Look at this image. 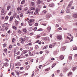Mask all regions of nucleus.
Returning <instances> with one entry per match:
<instances>
[{"label":"nucleus","mask_w":77,"mask_h":77,"mask_svg":"<svg viewBox=\"0 0 77 77\" xmlns=\"http://www.w3.org/2000/svg\"><path fill=\"white\" fill-rule=\"evenodd\" d=\"M57 39H59V40H61L62 39V36L61 35H59L57 36Z\"/></svg>","instance_id":"1"},{"label":"nucleus","mask_w":77,"mask_h":77,"mask_svg":"<svg viewBox=\"0 0 77 77\" xmlns=\"http://www.w3.org/2000/svg\"><path fill=\"white\" fill-rule=\"evenodd\" d=\"M21 39V42L22 44H24V41H26V39L25 38H21L20 39Z\"/></svg>","instance_id":"2"},{"label":"nucleus","mask_w":77,"mask_h":77,"mask_svg":"<svg viewBox=\"0 0 77 77\" xmlns=\"http://www.w3.org/2000/svg\"><path fill=\"white\" fill-rule=\"evenodd\" d=\"M14 63H11L10 64V68L11 70H12V69H14Z\"/></svg>","instance_id":"3"},{"label":"nucleus","mask_w":77,"mask_h":77,"mask_svg":"<svg viewBox=\"0 0 77 77\" xmlns=\"http://www.w3.org/2000/svg\"><path fill=\"white\" fill-rule=\"evenodd\" d=\"M35 21V20L34 19H30L29 21V23H33Z\"/></svg>","instance_id":"4"},{"label":"nucleus","mask_w":77,"mask_h":77,"mask_svg":"<svg viewBox=\"0 0 77 77\" xmlns=\"http://www.w3.org/2000/svg\"><path fill=\"white\" fill-rule=\"evenodd\" d=\"M51 16V14H48L46 16V18L47 19H48V18H50V16Z\"/></svg>","instance_id":"5"},{"label":"nucleus","mask_w":77,"mask_h":77,"mask_svg":"<svg viewBox=\"0 0 77 77\" xmlns=\"http://www.w3.org/2000/svg\"><path fill=\"white\" fill-rule=\"evenodd\" d=\"M31 12L32 11H31V10H29L27 12V14H28L29 15H30V14H32Z\"/></svg>","instance_id":"6"},{"label":"nucleus","mask_w":77,"mask_h":77,"mask_svg":"<svg viewBox=\"0 0 77 77\" xmlns=\"http://www.w3.org/2000/svg\"><path fill=\"white\" fill-rule=\"evenodd\" d=\"M72 16L75 18H77V14H73Z\"/></svg>","instance_id":"7"},{"label":"nucleus","mask_w":77,"mask_h":77,"mask_svg":"<svg viewBox=\"0 0 77 77\" xmlns=\"http://www.w3.org/2000/svg\"><path fill=\"white\" fill-rule=\"evenodd\" d=\"M21 66V64L20 63H16L15 64V66Z\"/></svg>","instance_id":"8"},{"label":"nucleus","mask_w":77,"mask_h":77,"mask_svg":"<svg viewBox=\"0 0 77 77\" xmlns=\"http://www.w3.org/2000/svg\"><path fill=\"white\" fill-rule=\"evenodd\" d=\"M3 66H4V64L3 63H1L0 65V68L1 69H2L3 67Z\"/></svg>","instance_id":"9"},{"label":"nucleus","mask_w":77,"mask_h":77,"mask_svg":"<svg viewBox=\"0 0 77 77\" xmlns=\"http://www.w3.org/2000/svg\"><path fill=\"white\" fill-rule=\"evenodd\" d=\"M47 30L49 31V32H50V30H51V27L50 26H49L48 27Z\"/></svg>","instance_id":"10"},{"label":"nucleus","mask_w":77,"mask_h":77,"mask_svg":"<svg viewBox=\"0 0 77 77\" xmlns=\"http://www.w3.org/2000/svg\"><path fill=\"white\" fill-rule=\"evenodd\" d=\"M4 65L5 66H8L9 64L7 63H4Z\"/></svg>","instance_id":"11"},{"label":"nucleus","mask_w":77,"mask_h":77,"mask_svg":"<svg viewBox=\"0 0 77 77\" xmlns=\"http://www.w3.org/2000/svg\"><path fill=\"white\" fill-rule=\"evenodd\" d=\"M49 5L50 7H53V6H54V3H51Z\"/></svg>","instance_id":"12"},{"label":"nucleus","mask_w":77,"mask_h":77,"mask_svg":"<svg viewBox=\"0 0 77 77\" xmlns=\"http://www.w3.org/2000/svg\"><path fill=\"white\" fill-rule=\"evenodd\" d=\"M64 58V57H63V56L62 55L60 57V59H61V60H62Z\"/></svg>","instance_id":"13"},{"label":"nucleus","mask_w":77,"mask_h":77,"mask_svg":"<svg viewBox=\"0 0 77 77\" xmlns=\"http://www.w3.org/2000/svg\"><path fill=\"white\" fill-rule=\"evenodd\" d=\"M72 74V72H69L68 73L67 75H68V76H69V75H71V74Z\"/></svg>","instance_id":"14"},{"label":"nucleus","mask_w":77,"mask_h":77,"mask_svg":"<svg viewBox=\"0 0 77 77\" xmlns=\"http://www.w3.org/2000/svg\"><path fill=\"white\" fill-rule=\"evenodd\" d=\"M69 59L70 60H72V57L71 56V55H69Z\"/></svg>","instance_id":"15"},{"label":"nucleus","mask_w":77,"mask_h":77,"mask_svg":"<svg viewBox=\"0 0 77 77\" xmlns=\"http://www.w3.org/2000/svg\"><path fill=\"white\" fill-rule=\"evenodd\" d=\"M72 2L71 1V2L69 3V5H68V6H69V7H70V6H71V5H72Z\"/></svg>","instance_id":"16"},{"label":"nucleus","mask_w":77,"mask_h":77,"mask_svg":"<svg viewBox=\"0 0 77 77\" xmlns=\"http://www.w3.org/2000/svg\"><path fill=\"white\" fill-rule=\"evenodd\" d=\"M60 14L61 15H62L63 14H64V12L63 11V10H62L61 12H60Z\"/></svg>","instance_id":"17"},{"label":"nucleus","mask_w":77,"mask_h":77,"mask_svg":"<svg viewBox=\"0 0 77 77\" xmlns=\"http://www.w3.org/2000/svg\"><path fill=\"white\" fill-rule=\"evenodd\" d=\"M35 48L36 50H38V48H39V47L37 45H35Z\"/></svg>","instance_id":"18"},{"label":"nucleus","mask_w":77,"mask_h":77,"mask_svg":"<svg viewBox=\"0 0 77 77\" xmlns=\"http://www.w3.org/2000/svg\"><path fill=\"white\" fill-rule=\"evenodd\" d=\"M25 2L26 1L25 0L22 1L21 2V4H24V3H25Z\"/></svg>","instance_id":"19"},{"label":"nucleus","mask_w":77,"mask_h":77,"mask_svg":"<svg viewBox=\"0 0 77 77\" xmlns=\"http://www.w3.org/2000/svg\"><path fill=\"white\" fill-rule=\"evenodd\" d=\"M4 11H5V10H4V9H2V10H1V12L2 13V14H3V15L5 13V12H4Z\"/></svg>","instance_id":"20"},{"label":"nucleus","mask_w":77,"mask_h":77,"mask_svg":"<svg viewBox=\"0 0 77 77\" xmlns=\"http://www.w3.org/2000/svg\"><path fill=\"white\" fill-rule=\"evenodd\" d=\"M4 24L5 25V26H6V27L9 26V25L8 23H4Z\"/></svg>","instance_id":"21"},{"label":"nucleus","mask_w":77,"mask_h":77,"mask_svg":"<svg viewBox=\"0 0 77 77\" xmlns=\"http://www.w3.org/2000/svg\"><path fill=\"white\" fill-rule=\"evenodd\" d=\"M54 54L55 56H56L57 55V52L56 51H55L54 52Z\"/></svg>","instance_id":"22"},{"label":"nucleus","mask_w":77,"mask_h":77,"mask_svg":"<svg viewBox=\"0 0 77 77\" xmlns=\"http://www.w3.org/2000/svg\"><path fill=\"white\" fill-rule=\"evenodd\" d=\"M27 51L26 50H23V53H24V54H26V53H27Z\"/></svg>","instance_id":"23"},{"label":"nucleus","mask_w":77,"mask_h":77,"mask_svg":"<svg viewBox=\"0 0 77 77\" xmlns=\"http://www.w3.org/2000/svg\"><path fill=\"white\" fill-rule=\"evenodd\" d=\"M70 11L69 9H67L66 11V13H69Z\"/></svg>","instance_id":"24"},{"label":"nucleus","mask_w":77,"mask_h":77,"mask_svg":"<svg viewBox=\"0 0 77 77\" xmlns=\"http://www.w3.org/2000/svg\"><path fill=\"white\" fill-rule=\"evenodd\" d=\"M73 50H77V47H75L73 48Z\"/></svg>","instance_id":"25"},{"label":"nucleus","mask_w":77,"mask_h":77,"mask_svg":"<svg viewBox=\"0 0 77 77\" xmlns=\"http://www.w3.org/2000/svg\"><path fill=\"white\" fill-rule=\"evenodd\" d=\"M5 29H3V28H2L1 29H0V31H1V32H3V31H4Z\"/></svg>","instance_id":"26"},{"label":"nucleus","mask_w":77,"mask_h":77,"mask_svg":"<svg viewBox=\"0 0 77 77\" xmlns=\"http://www.w3.org/2000/svg\"><path fill=\"white\" fill-rule=\"evenodd\" d=\"M56 43H54L52 44V45L53 47H54L56 45Z\"/></svg>","instance_id":"27"},{"label":"nucleus","mask_w":77,"mask_h":77,"mask_svg":"<svg viewBox=\"0 0 77 77\" xmlns=\"http://www.w3.org/2000/svg\"><path fill=\"white\" fill-rule=\"evenodd\" d=\"M56 65V63H54L52 65V68H53L54 66H55Z\"/></svg>","instance_id":"28"},{"label":"nucleus","mask_w":77,"mask_h":77,"mask_svg":"<svg viewBox=\"0 0 77 77\" xmlns=\"http://www.w3.org/2000/svg\"><path fill=\"white\" fill-rule=\"evenodd\" d=\"M7 44L6 43H4V44L3 45V47L5 48V47H6V45Z\"/></svg>","instance_id":"29"},{"label":"nucleus","mask_w":77,"mask_h":77,"mask_svg":"<svg viewBox=\"0 0 77 77\" xmlns=\"http://www.w3.org/2000/svg\"><path fill=\"white\" fill-rule=\"evenodd\" d=\"M10 8H11V6L9 5L8 6L7 8V10H9Z\"/></svg>","instance_id":"30"},{"label":"nucleus","mask_w":77,"mask_h":77,"mask_svg":"<svg viewBox=\"0 0 77 77\" xmlns=\"http://www.w3.org/2000/svg\"><path fill=\"white\" fill-rule=\"evenodd\" d=\"M29 54H30V56H33V54H32V52L30 51L29 52Z\"/></svg>","instance_id":"31"},{"label":"nucleus","mask_w":77,"mask_h":77,"mask_svg":"<svg viewBox=\"0 0 77 77\" xmlns=\"http://www.w3.org/2000/svg\"><path fill=\"white\" fill-rule=\"evenodd\" d=\"M33 27H31L29 28V30L30 31H32V30H33Z\"/></svg>","instance_id":"32"},{"label":"nucleus","mask_w":77,"mask_h":77,"mask_svg":"<svg viewBox=\"0 0 77 77\" xmlns=\"http://www.w3.org/2000/svg\"><path fill=\"white\" fill-rule=\"evenodd\" d=\"M16 52H17V49H14V54H16Z\"/></svg>","instance_id":"33"},{"label":"nucleus","mask_w":77,"mask_h":77,"mask_svg":"<svg viewBox=\"0 0 77 77\" xmlns=\"http://www.w3.org/2000/svg\"><path fill=\"white\" fill-rule=\"evenodd\" d=\"M48 48V47L47 46V45L45 46V47H44L43 49H46L47 48Z\"/></svg>","instance_id":"34"},{"label":"nucleus","mask_w":77,"mask_h":77,"mask_svg":"<svg viewBox=\"0 0 77 77\" xmlns=\"http://www.w3.org/2000/svg\"><path fill=\"white\" fill-rule=\"evenodd\" d=\"M31 5L32 6H34V5H35V3L31 2Z\"/></svg>","instance_id":"35"},{"label":"nucleus","mask_w":77,"mask_h":77,"mask_svg":"<svg viewBox=\"0 0 77 77\" xmlns=\"http://www.w3.org/2000/svg\"><path fill=\"white\" fill-rule=\"evenodd\" d=\"M29 67H30V66H27L26 67V69H28L29 68Z\"/></svg>","instance_id":"36"},{"label":"nucleus","mask_w":77,"mask_h":77,"mask_svg":"<svg viewBox=\"0 0 77 77\" xmlns=\"http://www.w3.org/2000/svg\"><path fill=\"white\" fill-rule=\"evenodd\" d=\"M12 20H13V17H11L10 18V20L11 21H12Z\"/></svg>","instance_id":"37"},{"label":"nucleus","mask_w":77,"mask_h":77,"mask_svg":"<svg viewBox=\"0 0 77 77\" xmlns=\"http://www.w3.org/2000/svg\"><path fill=\"white\" fill-rule=\"evenodd\" d=\"M17 18L18 20H20V18H19V15H17L16 17Z\"/></svg>","instance_id":"38"},{"label":"nucleus","mask_w":77,"mask_h":77,"mask_svg":"<svg viewBox=\"0 0 77 77\" xmlns=\"http://www.w3.org/2000/svg\"><path fill=\"white\" fill-rule=\"evenodd\" d=\"M50 70V68H48L45 69V71H49Z\"/></svg>","instance_id":"39"},{"label":"nucleus","mask_w":77,"mask_h":77,"mask_svg":"<svg viewBox=\"0 0 77 77\" xmlns=\"http://www.w3.org/2000/svg\"><path fill=\"white\" fill-rule=\"evenodd\" d=\"M38 1L39 2L37 3V4H38V5H39V4L41 3V1H40V0H38Z\"/></svg>","instance_id":"40"},{"label":"nucleus","mask_w":77,"mask_h":77,"mask_svg":"<svg viewBox=\"0 0 77 77\" xmlns=\"http://www.w3.org/2000/svg\"><path fill=\"white\" fill-rule=\"evenodd\" d=\"M13 28L14 29H15V30H17V27H16L15 26H13Z\"/></svg>","instance_id":"41"},{"label":"nucleus","mask_w":77,"mask_h":77,"mask_svg":"<svg viewBox=\"0 0 77 77\" xmlns=\"http://www.w3.org/2000/svg\"><path fill=\"white\" fill-rule=\"evenodd\" d=\"M75 68H76L75 67H74L73 68V69H72V71H75Z\"/></svg>","instance_id":"42"},{"label":"nucleus","mask_w":77,"mask_h":77,"mask_svg":"<svg viewBox=\"0 0 77 77\" xmlns=\"http://www.w3.org/2000/svg\"><path fill=\"white\" fill-rule=\"evenodd\" d=\"M17 55H19V54H20V52H17Z\"/></svg>","instance_id":"43"},{"label":"nucleus","mask_w":77,"mask_h":77,"mask_svg":"<svg viewBox=\"0 0 77 77\" xmlns=\"http://www.w3.org/2000/svg\"><path fill=\"white\" fill-rule=\"evenodd\" d=\"M8 29H9V27H8V26H5V30H8Z\"/></svg>","instance_id":"44"},{"label":"nucleus","mask_w":77,"mask_h":77,"mask_svg":"<svg viewBox=\"0 0 77 77\" xmlns=\"http://www.w3.org/2000/svg\"><path fill=\"white\" fill-rule=\"evenodd\" d=\"M31 10H32L34 11V10H35V8L32 7V8H31Z\"/></svg>","instance_id":"45"},{"label":"nucleus","mask_w":77,"mask_h":77,"mask_svg":"<svg viewBox=\"0 0 77 77\" xmlns=\"http://www.w3.org/2000/svg\"><path fill=\"white\" fill-rule=\"evenodd\" d=\"M8 18H9V17H8V16H6L5 17V20H8Z\"/></svg>","instance_id":"46"},{"label":"nucleus","mask_w":77,"mask_h":77,"mask_svg":"<svg viewBox=\"0 0 77 77\" xmlns=\"http://www.w3.org/2000/svg\"><path fill=\"white\" fill-rule=\"evenodd\" d=\"M35 26H38V24L37 23H35Z\"/></svg>","instance_id":"47"},{"label":"nucleus","mask_w":77,"mask_h":77,"mask_svg":"<svg viewBox=\"0 0 77 77\" xmlns=\"http://www.w3.org/2000/svg\"><path fill=\"white\" fill-rule=\"evenodd\" d=\"M20 70H23L24 69V67H21L20 68Z\"/></svg>","instance_id":"48"},{"label":"nucleus","mask_w":77,"mask_h":77,"mask_svg":"<svg viewBox=\"0 0 77 77\" xmlns=\"http://www.w3.org/2000/svg\"><path fill=\"white\" fill-rule=\"evenodd\" d=\"M13 15H14L13 17H14V18H15V17H17V15H16V14H14Z\"/></svg>","instance_id":"49"},{"label":"nucleus","mask_w":77,"mask_h":77,"mask_svg":"<svg viewBox=\"0 0 77 77\" xmlns=\"http://www.w3.org/2000/svg\"><path fill=\"white\" fill-rule=\"evenodd\" d=\"M16 74L17 75H19V74H20V73L18 72H16Z\"/></svg>","instance_id":"50"},{"label":"nucleus","mask_w":77,"mask_h":77,"mask_svg":"<svg viewBox=\"0 0 77 77\" xmlns=\"http://www.w3.org/2000/svg\"><path fill=\"white\" fill-rule=\"evenodd\" d=\"M37 29V28L35 27V28H34L33 30L34 31H36V30Z\"/></svg>","instance_id":"51"},{"label":"nucleus","mask_w":77,"mask_h":77,"mask_svg":"<svg viewBox=\"0 0 77 77\" xmlns=\"http://www.w3.org/2000/svg\"><path fill=\"white\" fill-rule=\"evenodd\" d=\"M5 61H6V62H9V60H8V59H5Z\"/></svg>","instance_id":"52"},{"label":"nucleus","mask_w":77,"mask_h":77,"mask_svg":"<svg viewBox=\"0 0 77 77\" xmlns=\"http://www.w3.org/2000/svg\"><path fill=\"white\" fill-rule=\"evenodd\" d=\"M27 45H31L32 44L31 43H29L27 44Z\"/></svg>","instance_id":"53"},{"label":"nucleus","mask_w":77,"mask_h":77,"mask_svg":"<svg viewBox=\"0 0 77 77\" xmlns=\"http://www.w3.org/2000/svg\"><path fill=\"white\" fill-rule=\"evenodd\" d=\"M58 30H62V29L61 28V27H60V28H58Z\"/></svg>","instance_id":"54"},{"label":"nucleus","mask_w":77,"mask_h":77,"mask_svg":"<svg viewBox=\"0 0 77 77\" xmlns=\"http://www.w3.org/2000/svg\"><path fill=\"white\" fill-rule=\"evenodd\" d=\"M23 14L22 13L20 15V17H23Z\"/></svg>","instance_id":"55"},{"label":"nucleus","mask_w":77,"mask_h":77,"mask_svg":"<svg viewBox=\"0 0 77 77\" xmlns=\"http://www.w3.org/2000/svg\"><path fill=\"white\" fill-rule=\"evenodd\" d=\"M60 72V70H58L57 71V73H59V72Z\"/></svg>","instance_id":"56"},{"label":"nucleus","mask_w":77,"mask_h":77,"mask_svg":"<svg viewBox=\"0 0 77 77\" xmlns=\"http://www.w3.org/2000/svg\"><path fill=\"white\" fill-rule=\"evenodd\" d=\"M24 38H26V39H29V37H26V36L25 35L24 36Z\"/></svg>","instance_id":"57"},{"label":"nucleus","mask_w":77,"mask_h":77,"mask_svg":"<svg viewBox=\"0 0 77 77\" xmlns=\"http://www.w3.org/2000/svg\"><path fill=\"white\" fill-rule=\"evenodd\" d=\"M23 31L24 32H26V29H23Z\"/></svg>","instance_id":"58"},{"label":"nucleus","mask_w":77,"mask_h":77,"mask_svg":"<svg viewBox=\"0 0 77 77\" xmlns=\"http://www.w3.org/2000/svg\"><path fill=\"white\" fill-rule=\"evenodd\" d=\"M41 67H42V65H40L39 66V68H40V69L41 68Z\"/></svg>","instance_id":"59"},{"label":"nucleus","mask_w":77,"mask_h":77,"mask_svg":"<svg viewBox=\"0 0 77 77\" xmlns=\"http://www.w3.org/2000/svg\"><path fill=\"white\" fill-rule=\"evenodd\" d=\"M15 41V39L14 38H12V42H14Z\"/></svg>","instance_id":"60"},{"label":"nucleus","mask_w":77,"mask_h":77,"mask_svg":"<svg viewBox=\"0 0 77 77\" xmlns=\"http://www.w3.org/2000/svg\"><path fill=\"white\" fill-rule=\"evenodd\" d=\"M9 48H12V45H10L9 46Z\"/></svg>","instance_id":"61"},{"label":"nucleus","mask_w":77,"mask_h":77,"mask_svg":"<svg viewBox=\"0 0 77 77\" xmlns=\"http://www.w3.org/2000/svg\"><path fill=\"white\" fill-rule=\"evenodd\" d=\"M18 33H20H20H21V31L19 30L18 31Z\"/></svg>","instance_id":"62"},{"label":"nucleus","mask_w":77,"mask_h":77,"mask_svg":"<svg viewBox=\"0 0 77 77\" xmlns=\"http://www.w3.org/2000/svg\"><path fill=\"white\" fill-rule=\"evenodd\" d=\"M11 12H10L9 13H8V15H11Z\"/></svg>","instance_id":"63"},{"label":"nucleus","mask_w":77,"mask_h":77,"mask_svg":"<svg viewBox=\"0 0 77 77\" xmlns=\"http://www.w3.org/2000/svg\"><path fill=\"white\" fill-rule=\"evenodd\" d=\"M75 57H77V54H75Z\"/></svg>","instance_id":"64"}]
</instances>
